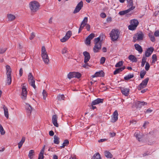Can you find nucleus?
<instances>
[{
  "label": "nucleus",
  "mask_w": 159,
  "mask_h": 159,
  "mask_svg": "<svg viewBox=\"0 0 159 159\" xmlns=\"http://www.w3.org/2000/svg\"><path fill=\"white\" fill-rule=\"evenodd\" d=\"M29 6L30 11L32 13L37 12L39 10L40 7L39 3L36 1L30 2Z\"/></svg>",
  "instance_id": "f257e3e1"
},
{
  "label": "nucleus",
  "mask_w": 159,
  "mask_h": 159,
  "mask_svg": "<svg viewBox=\"0 0 159 159\" xmlns=\"http://www.w3.org/2000/svg\"><path fill=\"white\" fill-rule=\"evenodd\" d=\"M95 45L93 48V51L94 52H99L101 48V41H100L99 37L96 38L94 39Z\"/></svg>",
  "instance_id": "f03ea898"
},
{
  "label": "nucleus",
  "mask_w": 159,
  "mask_h": 159,
  "mask_svg": "<svg viewBox=\"0 0 159 159\" xmlns=\"http://www.w3.org/2000/svg\"><path fill=\"white\" fill-rule=\"evenodd\" d=\"M41 55L44 63L46 64H48L49 61V58L44 46H43L42 48Z\"/></svg>",
  "instance_id": "7ed1b4c3"
},
{
  "label": "nucleus",
  "mask_w": 159,
  "mask_h": 159,
  "mask_svg": "<svg viewBox=\"0 0 159 159\" xmlns=\"http://www.w3.org/2000/svg\"><path fill=\"white\" fill-rule=\"evenodd\" d=\"M120 32L117 30L113 29L110 34V37L111 40L116 41L117 39L119 37Z\"/></svg>",
  "instance_id": "20e7f679"
},
{
  "label": "nucleus",
  "mask_w": 159,
  "mask_h": 159,
  "mask_svg": "<svg viewBox=\"0 0 159 159\" xmlns=\"http://www.w3.org/2000/svg\"><path fill=\"white\" fill-rule=\"evenodd\" d=\"M22 92L21 94V98L23 99H25L26 98L27 92V85L25 83H23L21 84Z\"/></svg>",
  "instance_id": "39448f33"
},
{
  "label": "nucleus",
  "mask_w": 159,
  "mask_h": 159,
  "mask_svg": "<svg viewBox=\"0 0 159 159\" xmlns=\"http://www.w3.org/2000/svg\"><path fill=\"white\" fill-rule=\"evenodd\" d=\"M144 34L142 32H139L134 35L133 41L135 42L137 40L140 41L143 39Z\"/></svg>",
  "instance_id": "423d86ee"
},
{
  "label": "nucleus",
  "mask_w": 159,
  "mask_h": 159,
  "mask_svg": "<svg viewBox=\"0 0 159 159\" xmlns=\"http://www.w3.org/2000/svg\"><path fill=\"white\" fill-rule=\"evenodd\" d=\"M28 79L29 84L34 89H35L36 88V86L35 84V80L34 79V77L31 73H29Z\"/></svg>",
  "instance_id": "0eeeda50"
},
{
  "label": "nucleus",
  "mask_w": 159,
  "mask_h": 159,
  "mask_svg": "<svg viewBox=\"0 0 159 159\" xmlns=\"http://www.w3.org/2000/svg\"><path fill=\"white\" fill-rule=\"evenodd\" d=\"M148 80L149 78H147L144 80L139 86L138 89L139 90H140L142 89L145 88L147 85Z\"/></svg>",
  "instance_id": "6e6552de"
},
{
  "label": "nucleus",
  "mask_w": 159,
  "mask_h": 159,
  "mask_svg": "<svg viewBox=\"0 0 159 159\" xmlns=\"http://www.w3.org/2000/svg\"><path fill=\"white\" fill-rule=\"evenodd\" d=\"M83 7V2L82 1H80L79 3L74 10L73 13L75 14L79 12L81 9L82 7Z\"/></svg>",
  "instance_id": "1a4fd4ad"
},
{
  "label": "nucleus",
  "mask_w": 159,
  "mask_h": 159,
  "mask_svg": "<svg viewBox=\"0 0 159 159\" xmlns=\"http://www.w3.org/2000/svg\"><path fill=\"white\" fill-rule=\"evenodd\" d=\"M83 54L84 57V63H87L90 58V54L88 52L85 51L83 52Z\"/></svg>",
  "instance_id": "9d476101"
},
{
  "label": "nucleus",
  "mask_w": 159,
  "mask_h": 159,
  "mask_svg": "<svg viewBox=\"0 0 159 159\" xmlns=\"http://www.w3.org/2000/svg\"><path fill=\"white\" fill-rule=\"evenodd\" d=\"M154 51L153 48L151 47L148 48L145 52V56L146 57H149L152 53Z\"/></svg>",
  "instance_id": "9b49d317"
},
{
  "label": "nucleus",
  "mask_w": 159,
  "mask_h": 159,
  "mask_svg": "<svg viewBox=\"0 0 159 159\" xmlns=\"http://www.w3.org/2000/svg\"><path fill=\"white\" fill-rule=\"evenodd\" d=\"M25 108L27 115L29 116L30 115L32 108L31 106L28 103H26L25 105Z\"/></svg>",
  "instance_id": "f8f14e48"
},
{
  "label": "nucleus",
  "mask_w": 159,
  "mask_h": 159,
  "mask_svg": "<svg viewBox=\"0 0 159 159\" xmlns=\"http://www.w3.org/2000/svg\"><path fill=\"white\" fill-rule=\"evenodd\" d=\"M129 8V9L126 10L120 11L119 12V14L120 15H124L125 14L128 13L131 10H133L134 9L135 7H132Z\"/></svg>",
  "instance_id": "ddd939ff"
},
{
  "label": "nucleus",
  "mask_w": 159,
  "mask_h": 159,
  "mask_svg": "<svg viewBox=\"0 0 159 159\" xmlns=\"http://www.w3.org/2000/svg\"><path fill=\"white\" fill-rule=\"evenodd\" d=\"M118 114L117 111L116 110L113 114V116L112 118L111 121L112 122H115L118 120Z\"/></svg>",
  "instance_id": "4468645a"
},
{
  "label": "nucleus",
  "mask_w": 159,
  "mask_h": 159,
  "mask_svg": "<svg viewBox=\"0 0 159 159\" xmlns=\"http://www.w3.org/2000/svg\"><path fill=\"white\" fill-rule=\"evenodd\" d=\"M57 117L56 115H54L52 116V121L54 125L56 127H58V124L57 123Z\"/></svg>",
  "instance_id": "2eb2a0df"
},
{
  "label": "nucleus",
  "mask_w": 159,
  "mask_h": 159,
  "mask_svg": "<svg viewBox=\"0 0 159 159\" xmlns=\"http://www.w3.org/2000/svg\"><path fill=\"white\" fill-rule=\"evenodd\" d=\"M147 103L144 102L137 101L135 103V105L138 108H141L143 106L146 105Z\"/></svg>",
  "instance_id": "dca6fc26"
},
{
  "label": "nucleus",
  "mask_w": 159,
  "mask_h": 159,
  "mask_svg": "<svg viewBox=\"0 0 159 159\" xmlns=\"http://www.w3.org/2000/svg\"><path fill=\"white\" fill-rule=\"evenodd\" d=\"M134 136L137 138L139 141H140L142 140V136L139 131H138L135 132L134 134Z\"/></svg>",
  "instance_id": "f3484780"
},
{
  "label": "nucleus",
  "mask_w": 159,
  "mask_h": 159,
  "mask_svg": "<svg viewBox=\"0 0 159 159\" xmlns=\"http://www.w3.org/2000/svg\"><path fill=\"white\" fill-rule=\"evenodd\" d=\"M121 92L124 95L127 96L128 95L129 89L128 88H123L121 89Z\"/></svg>",
  "instance_id": "a211bd4d"
},
{
  "label": "nucleus",
  "mask_w": 159,
  "mask_h": 159,
  "mask_svg": "<svg viewBox=\"0 0 159 159\" xmlns=\"http://www.w3.org/2000/svg\"><path fill=\"white\" fill-rule=\"evenodd\" d=\"M3 108L4 111V114L5 116L7 118L9 117L8 110L7 107L4 105L3 106Z\"/></svg>",
  "instance_id": "6ab92c4d"
},
{
  "label": "nucleus",
  "mask_w": 159,
  "mask_h": 159,
  "mask_svg": "<svg viewBox=\"0 0 159 159\" xmlns=\"http://www.w3.org/2000/svg\"><path fill=\"white\" fill-rule=\"evenodd\" d=\"M7 17L9 20L12 21L16 18V16L14 15L9 14L7 15Z\"/></svg>",
  "instance_id": "aec40b11"
},
{
  "label": "nucleus",
  "mask_w": 159,
  "mask_h": 159,
  "mask_svg": "<svg viewBox=\"0 0 159 159\" xmlns=\"http://www.w3.org/2000/svg\"><path fill=\"white\" fill-rule=\"evenodd\" d=\"M125 68V67L124 66L121 68H120L118 69H116L114 72L113 74L114 75L117 74L120 72L122 71Z\"/></svg>",
  "instance_id": "412c9836"
},
{
  "label": "nucleus",
  "mask_w": 159,
  "mask_h": 159,
  "mask_svg": "<svg viewBox=\"0 0 159 159\" xmlns=\"http://www.w3.org/2000/svg\"><path fill=\"white\" fill-rule=\"evenodd\" d=\"M135 49L139 51V52L141 53L143 51V50L141 46L138 44H135L134 45Z\"/></svg>",
  "instance_id": "4be33fe9"
},
{
  "label": "nucleus",
  "mask_w": 159,
  "mask_h": 159,
  "mask_svg": "<svg viewBox=\"0 0 159 159\" xmlns=\"http://www.w3.org/2000/svg\"><path fill=\"white\" fill-rule=\"evenodd\" d=\"M129 59L131 61L134 62H137V58L134 55H130L129 56Z\"/></svg>",
  "instance_id": "5701e85b"
},
{
  "label": "nucleus",
  "mask_w": 159,
  "mask_h": 159,
  "mask_svg": "<svg viewBox=\"0 0 159 159\" xmlns=\"http://www.w3.org/2000/svg\"><path fill=\"white\" fill-rule=\"evenodd\" d=\"M34 155V152L33 150H30L28 154V157L30 159H32L33 156Z\"/></svg>",
  "instance_id": "b1692460"
},
{
  "label": "nucleus",
  "mask_w": 159,
  "mask_h": 159,
  "mask_svg": "<svg viewBox=\"0 0 159 159\" xmlns=\"http://www.w3.org/2000/svg\"><path fill=\"white\" fill-rule=\"evenodd\" d=\"M7 81L8 85H10L11 82V74H7Z\"/></svg>",
  "instance_id": "393cba45"
},
{
  "label": "nucleus",
  "mask_w": 159,
  "mask_h": 159,
  "mask_svg": "<svg viewBox=\"0 0 159 159\" xmlns=\"http://www.w3.org/2000/svg\"><path fill=\"white\" fill-rule=\"evenodd\" d=\"M88 21V18L87 17H85L84 18L83 20L81 22V25L84 26V27L85 26V25L87 24V23Z\"/></svg>",
  "instance_id": "a878e982"
},
{
  "label": "nucleus",
  "mask_w": 159,
  "mask_h": 159,
  "mask_svg": "<svg viewBox=\"0 0 159 159\" xmlns=\"http://www.w3.org/2000/svg\"><path fill=\"white\" fill-rule=\"evenodd\" d=\"M54 143L55 144H58L59 143V138L55 135L54 136Z\"/></svg>",
  "instance_id": "bb28decb"
},
{
  "label": "nucleus",
  "mask_w": 159,
  "mask_h": 159,
  "mask_svg": "<svg viewBox=\"0 0 159 159\" xmlns=\"http://www.w3.org/2000/svg\"><path fill=\"white\" fill-rule=\"evenodd\" d=\"M69 143V141L67 139L65 140L63 143H62V145L60 146L61 148H63L66 146H67L68 145Z\"/></svg>",
  "instance_id": "cd10ccee"
},
{
  "label": "nucleus",
  "mask_w": 159,
  "mask_h": 159,
  "mask_svg": "<svg viewBox=\"0 0 159 159\" xmlns=\"http://www.w3.org/2000/svg\"><path fill=\"white\" fill-rule=\"evenodd\" d=\"M105 156L108 158H111L112 157V155L109 152L107 151H105L104 152Z\"/></svg>",
  "instance_id": "c85d7f7f"
},
{
  "label": "nucleus",
  "mask_w": 159,
  "mask_h": 159,
  "mask_svg": "<svg viewBox=\"0 0 159 159\" xmlns=\"http://www.w3.org/2000/svg\"><path fill=\"white\" fill-rule=\"evenodd\" d=\"M130 24L134 25H135L137 26L139 24V22L137 20L135 19H134L130 21Z\"/></svg>",
  "instance_id": "c756f323"
},
{
  "label": "nucleus",
  "mask_w": 159,
  "mask_h": 159,
  "mask_svg": "<svg viewBox=\"0 0 159 159\" xmlns=\"http://www.w3.org/2000/svg\"><path fill=\"white\" fill-rule=\"evenodd\" d=\"M128 3L127 7H135L133 6V3L132 0H126Z\"/></svg>",
  "instance_id": "7c9ffc66"
},
{
  "label": "nucleus",
  "mask_w": 159,
  "mask_h": 159,
  "mask_svg": "<svg viewBox=\"0 0 159 159\" xmlns=\"http://www.w3.org/2000/svg\"><path fill=\"white\" fill-rule=\"evenodd\" d=\"M134 77V75L129 74L124 77V79L126 80H128L129 79L132 78Z\"/></svg>",
  "instance_id": "2f4dec72"
},
{
  "label": "nucleus",
  "mask_w": 159,
  "mask_h": 159,
  "mask_svg": "<svg viewBox=\"0 0 159 159\" xmlns=\"http://www.w3.org/2000/svg\"><path fill=\"white\" fill-rule=\"evenodd\" d=\"M6 69L7 70V74H11V69L10 67L7 65L6 66Z\"/></svg>",
  "instance_id": "473e14b6"
},
{
  "label": "nucleus",
  "mask_w": 159,
  "mask_h": 159,
  "mask_svg": "<svg viewBox=\"0 0 159 159\" xmlns=\"http://www.w3.org/2000/svg\"><path fill=\"white\" fill-rule=\"evenodd\" d=\"M137 27V26L130 24V25L128 26V28L130 30H133L136 29Z\"/></svg>",
  "instance_id": "72a5a7b5"
},
{
  "label": "nucleus",
  "mask_w": 159,
  "mask_h": 159,
  "mask_svg": "<svg viewBox=\"0 0 159 159\" xmlns=\"http://www.w3.org/2000/svg\"><path fill=\"white\" fill-rule=\"evenodd\" d=\"M95 73L97 77L103 76H104V73L102 71H100L99 72H97Z\"/></svg>",
  "instance_id": "f704fd0d"
},
{
  "label": "nucleus",
  "mask_w": 159,
  "mask_h": 159,
  "mask_svg": "<svg viewBox=\"0 0 159 159\" xmlns=\"http://www.w3.org/2000/svg\"><path fill=\"white\" fill-rule=\"evenodd\" d=\"M93 159H101L100 155L99 153H98L95 154L93 157Z\"/></svg>",
  "instance_id": "c9c22d12"
},
{
  "label": "nucleus",
  "mask_w": 159,
  "mask_h": 159,
  "mask_svg": "<svg viewBox=\"0 0 159 159\" xmlns=\"http://www.w3.org/2000/svg\"><path fill=\"white\" fill-rule=\"evenodd\" d=\"M42 94L43 99L45 100L46 99V97L48 96V93L45 90H43L42 93Z\"/></svg>",
  "instance_id": "e433bc0d"
},
{
  "label": "nucleus",
  "mask_w": 159,
  "mask_h": 159,
  "mask_svg": "<svg viewBox=\"0 0 159 159\" xmlns=\"http://www.w3.org/2000/svg\"><path fill=\"white\" fill-rule=\"evenodd\" d=\"M81 76V74L78 72H74V77L75 78H79Z\"/></svg>",
  "instance_id": "4c0bfd02"
},
{
  "label": "nucleus",
  "mask_w": 159,
  "mask_h": 159,
  "mask_svg": "<svg viewBox=\"0 0 159 159\" xmlns=\"http://www.w3.org/2000/svg\"><path fill=\"white\" fill-rule=\"evenodd\" d=\"M65 96L64 95H59L57 96V99L59 101H61V100H64L65 98Z\"/></svg>",
  "instance_id": "58836bf2"
},
{
  "label": "nucleus",
  "mask_w": 159,
  "mask_h": 159,
  "mask_svg": "<svg viewBox=\"0 0 159 159\" xmlns=\"http://www.w3.org/2000/svg\"><path fill=\"white\" fill-rule=\"evenodd\" d=\"M146 59L147 58L146 57H143L141 65V66L142 67H143L144 66L145 63L146 62Z\"/></svg>",
  "instance_id": "ea45409f"
},
{
  "label": "nucleus",
  "mask_w": 159,
  "mask_h": 159,
  "mask_svg": "<svg viewBox=\"0 0 159 159\" xmlns=\"http://www.w3.org/2000/svg\"><path fill=\"white\" fill-rule=\"evenodd\" d=\"M0 132L2 135H3L5 133V132L2 125L0 124Z\"/></svg>",
  "instance_id": "a19ab883"
},
{
  "label": "nucleus",
  "mask_w": 159,
  "mask_h": 159,
  "mask_svg": "<svg viewBox=\"0 0 159 159\" xmlns=\"http://www.w3.org/2000/svg\"><path fill=\"white\" fill-rule=\"evenodd\" d=\"M7 49L6 48L0 47V54H2L5 52Z\"/></svg>",
  "instance_id": "79ce46f5"
},
{
  "label": "nucleus",
  "mask_w": 159,
  "mask_h": 159,
  "mask_svg": "<svg viewBox=\"0 0 159 159\" xmlns=\"http://www.w3.org/2000/svg\"><path fill=\"white\" fill-rule=\"evenodd\" d=\"M68 78L69 79H71L72 78H74V72H70L67 75Z\"/></svg>",
  "instance_id": "37998d69"
},
{
  "label": "nucleus",
  "mask_w": 159,
  "mask_h": 159,
  "mask_svg": "<svg viewBox=\"0 0 159 159\" xmlns=\"http://www.w3.org/2000/svg\"><path fill=\"white\" fill-rule=\"evenodd\" d=\"M146 73V72L145 70H143L141 71L140 73V78L142 79L143 78Z\"/></svg>",
  "instance_id": "c03bdc74"
},
{
  "label": "nucleus",
  "mask_w": 159,
  "mask_h": 159,
  "mask_svg": "<svg viewBox=\"0 0 159 159\" xmlns=\"http://www.w3.org/2000/svg\"><path fill=\"white\" fill-rule=\"evenodd\" d=\"M123 63V62L122 61H119V62L117 63L116 65L115 66L116 67H119L122 65Z\"/></svg>",
  "instance_id": "a18cd8bd"
},
{
  "label": "nucleus",
  "mask_w": 159,
  "mask_h": 159,
  "mask_svg": "<svg viewBox=\"0 0 159 159\" xmlns=\"http://www.w3.org/2000/svg\"><path fill=\"white\" fill-rule=\"evenodd\" d=\"M152 63H155L157 60V56L155 54H153L152 57Z\"/></svg>",
  "instance_id": "49530a36"
},
{
  "label": "nucleus",
  "mask_w": 159,
  "mask_h": 159,
  "mask_svg": "<svg viewBox=\"0 0 159 159\" xmlns=\"http://www.w3.org/2000/svg\"><path fill=\"white\" fill-rule=\"evenodd\" d=\"M149 37L151 40L152 42H154L155 41V38L154 36L152 34H149Z\"/></svg>",
  "instance_id": "de8ad7c7"
},
{
  "label": "nucleus",
  "mask_w": 159,
  "mask_h": 159,
  "mask_svg": "<svg viewBox=\"0 0 159 159\" xmlns=\"http://www.w3.org/2000/svg\"><path fill=\"white\" fill-rule=\"evenodd\" d=\"M71 31L69 30L67 32L65 36H67V37H68V39H69L71 35Z\"/></svg>",
  "instance_id": "09e8293b"
},
{
  "label": "nucleus",
  "mask_w": 159,
  "mask_h": 159,
  "mask_svg": "<svg viewBox=\"0 0 159 159\" xmlns=\"http://www.w3.org/2000/svg\"><path fill=\"white\" fill-rule=\"evenodd\" d=\"M68 37H67V36H65L64 37H63L62 39H61V41L62 42H64L67 41L68 39Z\"/></svg>",
  "instance_id": "8fccbe9b"
},
{
  "label": "nucleus",
  "mask_w": 159,
  "mask_h": 159,
  "mask_svg": "<svg viewBox=\"0 0 159 159\" xmlns=\"http://www.w3.org/2000/svg\"><path fill=\"white\" fill-rule=\"evenodd\" d=\"M68 52L67 49L66 48H64L62 50L61 52L62 54L67 53Z\"/></svg>",
  "instance_id": "3c124183"
},
{
  "label": "nucleus",
  "mask_w": 159,
  "mask_h": 159,
  "mask_svg": "<svg viewBox=\"0 0 159 159\" xmlns=\"http://www.w3.org/2000/svg\"><path fill=\"white\" fill-rule=\"evenodd\" d=\"M25 140V138L24 137H22V139L18 143L20 144L23 145V144L24 143Z\"/></svg>",
  "instance_id": "603ef678"
},
{
  "label": "nucleus",
  "mask_w": 159,
  "mask_h": 159,
  "mask_svg": "<svg viewBox=\"0 0 159 159\" xmlns=\"http://www.w3.org/2000/svg\"><path fill=\"white\" fill-rule=\"evenodd\" d=\"M45 145H44L43 146V147L42 149H41L39 154H40V155H43L44 151V150H45Z\"/></svg>",
  "instance_id": "864d4df0"
},
{
  "label": "nucleus",
  "mask_w": 159,
  "mask_h": 159,
  "mask_svg": "<svg viewBox=\"0 0 159 159\" xmlns=\"http://www.w3.org/2000/svg\"><path fill=\"white\" fill-rule=\"evenodd\" d=\"M90 41L91 40L88 37L86 39L85 41V43L88 45L90 44Z\"/></svg>",
  "instance_id": "5fc2aeb1"
},
{
  "label": "nucleus",
  "mask_w": 159,
  "mask_h": 159,
  "mask_svg": "<svg viewBox=\"0 0 159 159\" xmlns=\"http://www.w3.org/2000/svg\"><path fill=\"white\" fill-rule=\"evenodd\" d=\"M95 36V34L93 33L90 34L88 37L91 40Z\"/></svg>",
  "instance_id": "6e6d98bb"
},
{
  "label": "nucleus",
  "mask_w": 159,
  "mask_h": 159,
  "mask_svg": "<svg viewBox=\"0 0 159 159\" xmlns=\"http://www.w3.org/2000/svg\"><path fill=\"white\" fill-rule=\"evenodd\" d=\"M150 68V65L148 62H146L145 67V70L148 71V70L149 68Z\"/></svg>",
  "instance_id": "4d7b16f0"
},
{
  "label": "nucleus",
  "mask_w": 159,
  "mask_h": 159,
  "mask_svg": "<svg viewBox=\"0 0 159 159\" xmlns=\"http://www.w3.org/2000/svg\"><path fill=\"white\" fill-rule=\"evenodd\" d=\"M35 36L34 33L33 32L31 33L30 36V39L31 40L33 39Z\"/></svg>",
  "instance_id": "13d9d810"
},
{
  "label": "nucleus",
  "mask_w": 159,
  "mask_h": 159,
  "mask_svg": "<svg viewBox=\"0 0 159 159\" xmlns=\"http://www.w3.org/2000/svg\"><path fill=\"white\" fill-rule=\"evenodd\" d=\"M95 100H96V101L97 102L98 104L100 103H102L103 101V99L97 98Z\"/></svg>",
  "instance_id": "bf43d9fd"
},
{
  "label": "nucleus",
  "mask_w": 159,
  "mask_h": 159,
  "mask_svg": "<svg viewBox=\"0 0 159 159\" xmlns=\"http://www.w3.org/2000/svg\"><path fill=\"white\" fill-rule=\"evenodd\" d=\"M106 58L104 57H102L100 59V63L103 64L105 61Z\"/></svg>",
  "instance_id": "052dcab7"
},
{
  "label": "nucleus",
  "mask_w": 159,
  "mask_h": 159,
  "mask_svg": "<svg viewBox=\"0 0 159 159\" xmlns=\"http://www.w3.org/2000/svg\"><path fill=\"white\" fill-rule=\"evenodd\" d=\"M154 35L156 37H159V30L155 31L154 33Z\"/></svg>",
  "instance_id": "680f3d73"
},
{
  "label": "nucleus",
  "mask_w": 159,
  "mask_h": 159,
  "mask_svg": "<svg viewBox=\"0 0 159 159\" xmlns=\"http://www.w3.org/2000/svg\"><path fill=\"white\" fill-rule=\"evenodd\" d=\"M86 26V28L87 29V30L88 31H89L90 28V25L89 24H87L85 25Z\"/></svg>",
  "instance_id": "e2e57ef3"
},
{
  "label": "nucleus",
  "mask_w": 159,
  "mask_h": 159,
  "mask_svg": "<svg viewBox=\"0 0 159 159\" xmlns=\"http://www.w3.org/2000/svg\"><path fill=\"white\" fill-rule=\"evenodd\" d=\"M112 18L111 17H107V23H110L112 21Z\"/></svg>",
  "instance_id": "0e129e2a"
},
{
  "label": "nucleus",
  "mask_w": 159,
  "mask_h": 159,
  "mask_svg": "<svg viewBox=\"0 0 159 159\" xmlns=\"http://www.w3.org/2000/svg\"><path fill=\"white\" fill-rule=\"evenodd\" d=\"M100 16L102 18H103L106 17V15L105 13L102 12L101 13Z\"/></svg>",
  "instance_id": "69168bd1"
},
{
  "label": "nucleus",
  "mask_w": 159,
  "mask_h": 159,
  "mask_svg": "<svg viewBox=\"0 0 159 159\" xmlns=\"http://www.w3.org/2000/svg\"><path fill=\"white\" fill-rule=\"evenodd\" d=\"M85 63V64H84L83 65V67H84V68H88V67L89 66V65H88V64L87 63Z\"/></svg>",
  "instance_id": "338daca9"
},
{
  "label": "nucleus",
  "mask_w": 159,
  "mask_h": 159,
  "mask_svg": "<svg viewBox=\"0 0 159 159\" xmlns=\"http://www.w3.org/2000/svg\"><path fill=\"white\" fill-rule=\"evenodd\" d=\"M43 155L39 154L38 159H43Z\"/></svg>",
  "instance_id": "774afa93"
}]
</instances>
